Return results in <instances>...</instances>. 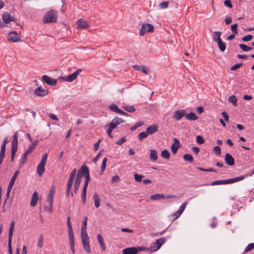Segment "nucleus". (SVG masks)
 <instances>
[{
    "label": "nucleus",
    "instance_id": "nucleus-1",
    "mask_svg": "<svg viewBox=\"0 0 254 254\" xmlns=\"http://www.w3.org/2000/svg\"><path fill=\"white\" fill-rule=\"evenodd\" d=\"M87 222V217L85 216L84 217V220L81 228V239L83 249L87 253H90L91 252V249L90 247V240L86 230Z\"/></svg>",
    "mask_w": 254,
    "mask_h": 254
},
{
    "label": "nucleus",
    "instance_id": "nucleus-2",
    "mask_svg": "<svg viewBox=\"0 0 254 254\" xmlns=\"http://www.w3.org/2000/svg\"><path fill=\"white\" fill-rule=\"evenodd\" d=\"M57 12L54 10H51L46 13L43 20L45 23H54L57 21Z\"/></svg>",
    "mask_w": 254,
    "mask_h": 254
},
{
    "label": "nucleus",
    "instance_id": "nucleus-3",
    "mask_svg": "<svg viewBox=\"0 0 254 254\" xmlns=\"http://www.w3.org/2000/svg\"><path fill=\"white\" fill-rule=\"evenodd\" d=\"M145 250H148V249L144 247H129L123 249L122 253L123 254H137Z\"/></svg>",
    "mask_w": 254,
    "mask_h": 254
},
{
    "label": "nucleus",
    "instance_id": "nucleus-4",
    "mask_svg": "<svg viewBox=\"0 0 254 254\" xmlns=\"http://www.w3.org/2000/svg\"><path fill=\"white\" fill-rule=\"evenodd\" d=\"M166 241V240L164 237L159 238L150 247L149 250L152 252L156 251L161 248L162 245L165 243Z\"/></svg>",
    "mask_w": 254,
    "mask_h": 254
},
{
    "label": "nucleus",
    "instance_id": "nucleus-5",
    "mask_svg": "<svg viewBox=\"0 0 254 254\" xmlns=\"http://www.w3.org/2000/svg\"><path fill=\"white\" fill-rule=\"evenodd\" d=\"M154 30L153 26L150 23L143 24L140 29L139 35L143 36L146 32H152Z\"/></svg>",
    "mask_w": 254,
    "mask_h": 254
},
{
    "label": "nucleus",
    "instance_id": "nucleus-6",
    "mask_svg": "<svg viewBox=\"0 0 254 254\" xmlns=\"http://www.w3.org/2000/svg\"><path fill=\"white\" fill-rule=\"evenodd\" d=\"M82 71L81 69H78L76 71L73 73L68 75L67 76H62L60 78L63 79L64 81L71 82L76 79L78 75Z\"/></svg>",
    "mask_w": 254,
    "mask_h": 254
},
{
    "label": "nucleus",
    "instance_id": "nucleus-7",
    "mask_svg": "<svg viewBox=\"0 0 254 254\" xmlns=\"http://www.w3.org/2000/svg\"><path fill=\"white\" fill-rule=\"evenodd\" d=\"M67 226L68 228V233L69 237V243H74V237L72 230L71 224L70 221V217L67 218Z\"/></svg>",
    "mask_w": 254,
    "mask_h": 254
},
{
    "label": "nucleus",
    "instance_id": "nucleus-8",
    "mask_svg": "<svg viewBox=\"0 0 254 254\" xmlns=\"http://www.w3.org/2000/svg\"><path fill=\"white\" fill-rule=\"evenodd\" d=\"M42 78L45 83L51 86H55L57 84L56 79H53L47 75H43Z\"/></svg>",
    "mask_w": 254,
    "mask_h": 254
},
{
    "label": "nucleus",
    "instance_id": "nucleus-9",
    "mask_svg": "<svg viewBox=\"0 0 254 254\" xmlns=\"http://www.w3.org/2000/svg\"><path fill=\"white\" fill-rule=\"evenodd\" d=\"M7 38L9 41L12 42H17L21 41L20 37L15 32H9L8 34Z\"/></svg>",
    "mask_w": 254,
    "mask_h": 254
},
{
    "label": "nucleus",
    "instance_id": "nucleus-10",
    "mask_svg": "<svg viewBox=\"0 0 254 254\" xmlns=\"http://www.w3.org/2000/svg\"><path fill=\"white\" fill-rule=\"evenodd\" d=\"M34 92L36 96L40 97H44L49 94V91L48 90L43 89L41 87L36 88Z\"/></svg>",
    "mask_w": 254,
    "mask_h": 254
},
{
    "label": "nucleus",
    "instance_id": "nucleus-11",
    "mask_svg": "<svg viewBox=\"0 0 254 254\" xmlns=\"http://www.w3.org/2000/svg\"><path fill=\"white\" fill-rule=\"evenodd\" d=\"M186 112L185 110H177L174 112L173 117L176 121L180 120L184 116H185Z\"/></svg>",
    "mask_w": 254,
    "mask_h": 254
},
{
    "label": "nucleus",
    "instance_id": "nucleus-12",
    "mask_svg": "<svg viewBox=\"0 0 254 254\" xmlns=\"http://www.w3.org/2000/svg\"><path fill=\"white\" fill-rule=\"evenodd\" d=\"M125 122V121L123 119L116 117L112 120V122L110 123L109 125L111 126H113V127L115 129L117 127L118 125H119L121 124L124 123Z\"/></svg>",
    "mask_w": 254,
    "mask_h": 254
},
{
    "label": "nucleus",
    "instance_id": "nucleus-13",
    "mask_svg": "<svg viewBox=\"0 0 254 254\" xmlns=\"http://www.w3.org/2000/svg\"><path fill=\"white\" fill-rule=\"evenodd\" d=\"M133 68L136 70H140L141 72L146 74H148L149 71V68L144 65L134 64Z\"/></svg>",
    "mask_w": 254,
    "mask_h": 254
},
{
    "label": "nucleus",
    "instance_id": "nucleus-14",
    "mask_svg": "<svg viewBox=\"0 0 254 254\" xmlns=\"http://www.w3.org/2000/svg\"><path fill=\"white\" fill-rule=\"evenodd\" d=\"M226 163L230 166H232L235 164V160L232 156L228 153H227L224 158Z\"/></svg>",
    "mask_w": 254,
    "mask_h": 254
},
{
    "label": "nucleus",
    "instance_id": "nucleus-15",
    "mask_svg": "<svg viewBox=\"0 0 254 254\" xmlns=\"http://www.w3.org/2000/svg\"><path fill=\"white\" fill-rule=\"evenodd\" d=\"M180 147V141L177 138H175L174 139V143L171 145V147L172 153L175 154Z\"/></svg>",
    "mask_w": 254,
    "mask_h": 254
},
{
    "label": "nucleus",
    "instance_id": "nucleus-16",
    "mask_svg": "<svg viewBox=\"0 0 254 254\" xmlns=\"http://www.w3.org/2000/svg\"><path fill=\"white\" fill-rule=\"evenodd\" d=\"M77 26L78 29H87L89 27V25L86 21L79 19L77 21Z\"/></svg>",
    "mask_w": 254,
    "mask_h": 254
},
{
    "label": "nucleus",
    "instance_id": "nucleus-17",
    "mask_svg": "<svg viewBox=\"0 0 254 254\" xmlns=\"http://www.w3.org/2000/svg\"><path fill=\"white\" fill-rule=\"evenodd\" d=\"M2 18L4 23L5 24L9 23L10 21L14 20V18L7 12H5L2 14Z\"/></svg>",
    "mask_w": 254,
    "mask_h": 254
},
{
    "label": "nucleus",
    "instance_id": "nucleus-18",
    "mask_svg": "<svg viewBox=\"0 0 254 254\" xmlns=\"http://www.w3.org/2000/svg\"><path fill=\"white\" fill-rule=\"evenodd\" d=\"M158 127L156 125H151L147 127L146 131L148 134H153L158 131Z\"/></svg>",
    "mask_w": 254,
    "mask_h": 254
},
{
    "label": "nucleus",
    "instance_id": "nucleus-19",
    "mask_svg": "<svg viewBox=\"0 0 254 254\" xmlns=\"http://www.w3.org/2000/svg\"><path fill=\"white\" fill-rule=\"evenodd\" d=\"M77 173L82 176L89 174V170L87 166L82 165L80 169L78 171Z\"/></svg>",
    "mask_w": 254,
    "mask_h": 254
},
{
    "label": "nucleus",
    "instance_id": "nucleus-20",
    "mask_svg": "<svg viewBox=\"0 0 254 254\" xmlns=\"http://www.w3.org/2000/svg\"><path fill=\"white\" fill-rule=\"evenodd\" d=\"M149 159L152 162H156L158 159L157 152L155 149L150 150Z\"/></svg>",
    "mask_w": 254,
    "mask_h": 254
},
{
    "label": "nucleus",
    "instance_id": "nucleus-21",
    "mask_svg": "<svg viewBox=\"0 0 254 254\" xmlns=\"http://www.w3.org/2000/svg\"><path fill=\"white\" fill-rule=\"evenodd\" d=\"M38 199V194L36 191H34L32 194L31 200L30 202V206L31 207H34L37 203Z\"/></svg>",
    "mask_w": 254,
    "mask_h": 254
},
{
    "label": "nucleus",
    "instance_id": "nucleus-22",
    "mask_svg": "<svg viewBox=\"0 0 254 254\" xmlns=\"http://www.w3.org/2000/svg\"><path fill=\"white\" fill-rule=\"evenodd\" d=\"M18 134L17 132H15L13 136V138L11 142V147L17 148L18 147Z\"/></svg>",
    "mask_w": 254,
    "mask_h": 254
},
{
    "label": "nucleus",
    "instance_id": "nucleus-23",
    "mask_svg": "<svg viewBox=\"0 0 254 254\" xmlns=\"http://www.w3.org/2000/svg\"><path fill=\"white\" fill-rule=\"evenodd\" d=\"M97 239L102 250L104 251L106 250V246L104 243L103 238L100 234L97 235Z\"/></svg>",
    "mask_w": 254,
    "mask_h": 254
},
{
    "label": "nucleus",
    "instance_id": "nucleus-24",
    "mask_svg": "<svg viewBox=\"0 0 254 254\" xmlns=\"http://www.w3.org/2000/svg\"><path fill=\"white\" fill-rule=\"evenodd\" d=\"M76 173V169H73V170L72 171V172H71V173L70 174L69 178V179H68V182L67 184V185H72L73 180L75 178Z\"/></svg>",
    "mask_w": 254,
    "mask_h": 254
},
{
    "label": "nucleus",
    "instance_id": "nucleus-25",
    "mask_svg": "<svg viewBox=\"0 0 254 254\" xmlns=\"http://www.w3.org/2000/svg\"><path fill=\"white\" fill-rule=\"evenodd\" d=\"M185 118L190 121H195L198 119V117L193 112L187 114H185Z\"/></svg>",
    "mask_w": 254,
    "mask_h": 254
},
{
    "label": "nucleus",
    "instance_id": "nucleus-26",
    "mask_svg": "<svg viewBox=\"0 0 254 254\" xmlns=\"http://www.w3.org/2000/svg\"><path fill=\"white\" fill-rule=\"evenodd\" d=\"M93 199L94 202L95 206L98 208L100 206V199L99 195L97 193H94L93 194Z\"/></svg>",
    "mask_w": 254,
    "mask_h": 254
},
{
    "label": "nucleus",
    "instance_id": "nucleus-27",
    "mask_svg": "<svg viewBox=\"0 0 254 254\" xmlns=\"http://www.w3.org/2000/svg\"><path fill=\"white\" fill-rule=\"evenodd\" d=\"M45 172V165L39 164L37 168V172L39 176H41Z\"/></svg>",
    "mask_w": 254,
    "mask_h": 254
},
{
    "label": "nucleus",
    "instance_id": "nucleus-28",
    "mask_svg": "<svg viewBox=\"0 0 254 254\" xmlns=\"http://www.w3.org/2000/svg\"><path fill=\"white\" fill-rule=\"evenodd\" d=\"M47 201L49 203V212L51 213L52 212V207L54 202V196L48 195Z\"/></svg>",
    "mask_w": 254,
    "mask_h": 254
},
{
    "label": "nucleus",
    "instance_id": "nucleus-29",
    "mask_svg": "<svg viewBox=\"0 0 254 254\" xmlns=\"http://www.w3.org/2000/svg\"><path fill=\"white\" fill-rule=\"evenodd\" d=\"M109 109L110 110H111V111L113 112H115V113H119V111H120L121 109H119L118 107L117 106V105H116L114 103H112L109 107Z\"/></svg>",
    "mask_w": 254,
    "mask_h": 254
},
{
    "label": "nucleus",
    "instance_id": "nucleus-30",
    "mask_svg": "<svg viewBox=\"0 0 254 254\" xmlns=\"http://www.w3.org/2000/svg\"><path fill=\"white\" fill-rule=\"evenodd\" d=\"M165 198V195H164L163 194H159V193L152 195L150 196V199L151 200L161 199H164Z\"/></svg>",
    "mask_w": 254,
    "mask_h": 254
},
{
    "label": "nucleus",
    "instance_id": "nucleus-31",
    "mask_svg": "<svg viewBox=\"0 0 254 254\" xmlns=\"http://www.w3.org/2000/svg\"><path fill=\"white\" fill-rule=\"evenodd\" d=\"M222 32L220 31H215L213 33V40L216 42L221 40L220 36Z\"/></svg>",
    "mask_w": 254,
    "mask_h": 254
},
{
    "label": "nucleus",
    "instance_id": "nucleus-32",
    "mask_svg": "<svg viewBox=\"0 0 254 254\" xmlns=\"http://www.w3.org/2000/svg\"><path fill=\"white\" fill-rule=\"evenodd\" d=\"M107 160H108L107 158L106 157L104 159V160L102 161V165H101V171L99 173V174L100 175H102L103 174L104 172L105 171Z\"/></svg>",
    "mask_w": 254,
    "mask_h": 254
},
{
    "label": "nucleus",
    "instance_id": "nucleus-33",
    "mask_svg": "<svg viewBox=\"0 0 254 254\" xmlns=\"http://www.w3.org/2000/svg\"><path fill=\"white\" fill-rule=\"evenodd\" d=\"M161 157L166 159H169L170 158V154L168 150L165 149L161 152Z\"/></svg>",
    "mask_w": 254,
    "mask_h": 254
},
{
    "label": "nucleus",
    "instance_id": "nucleus-34",
    "mask_svg": "<svg viewBox=\"0 0 254 254\" xmlns=\"http://www.w3.org/2000/svg\"><path fill=\"white\" fill-rule=\"evenodd\" d=\"M218 44L219 49L222 52L224 51L226 49V44L222 40L216 42Z\"/></svg>",
    "mask_w": 254,
    "mask_h": 254
},
{
    "label": "nucleus",
    "instance_id": "nucleus-35",
    "mask_svg": "<svg viewBox=\"0 0 254 254\" xmlns=\"http://www.w3.org/2000/svg\"><path fill=\"white\" fill-rule=\"evenodd\" d=\"M19 171L18 170L16 171L12 176L9 184H11V185H14L15 181L16 179L17 176L19 175Z\"/></svg>",
    "mask_w": 254,
    "mask_h": 254
},
{
    "label": "nucleus",
    "instance_id": "nucleus-36",
    "mask_svg": "<svg viewBox=\"0 0 254 254\" xmlns=\"http://www.w3.org/2000/svg\"><path fill=\"white\" fill-rule=\"evenodd\" d=\"M183 159L186 161H189L192 163L193 161V157L189 154H186L183 156Z\"/></svg>",
    "mask_w": 254,
    "mask_h": 254
},
{
    "label": "nucleus",
    "instance_id": "nucleus-37",
    "mask_svg": "<svg viewBox=\"0 0 254 254\" xmlns=\"http://www.w3.org/2000/svg\"><path fill=\"white\" fill-rule=\"evenodd\" d=\"M240 49H241L243 51L248 52L251 51L253 49V47H249L246 45L241 44L239 45Z\"/></svg>",
    "mask_w": 254,
    "mask_h": 254
},
{
    "label": "nucleus",
    "instance_id": "nucleus-38",
    "mask_svg": "<svg viewBox=\"0 0 254 254\" xmlns=\"http://www.w3.org/2000/svg\"><path fill=\"white\" fill-rule=\"evenodd\" d=\"M228 101L233 104L235 106H237V99L235 95H232L229 97Z\"/></svg>",
    "mask_w": 254,
    "mask_h": 254
},
{
    "label": "nucleus",
    "instance_id": "nucleus-39",
    "mask_svg": "<svg viewBox=\"0 0 254 254\" xmlns=\"http://www.w3.org/2000/svg\"><path fill=\"white\" fill-rule=\"evenodd\" d=\"M123 108L126 111L130 113H133L135 110L132 106H124Z\"/></svg>",
    "mask_w": 254,
    "mask_h": 254
},
{
    "label": "nucleus",
    "instance_id": "nucleus-40",
    "mask_svg": "<svg viewBox=\"0 0 254 254\" xmlns=\"http://www.w3.org/2000/svg\"><path fill=\"white\" fill-rule=\"evenodd\" d=\"M148 134L147 132H141L138 135V138L140 141H142L143 139L147 137Z\"/></svg>",
    "mask_w": 254,
    "mask_h": 254
},
{
    "label": "nucleus",
    "instance_id": "nucleus-41",
    "mask_svg": "<svg viewBox=\"0 0 254 254\" xmlns=\"http://www.w3.org/2000/svg\"><path fill=\"white\" fill-rule=\"evenodd\" d=\"M17 150V148L11 147V162H13L14 161V158L15 156Z\"/></svg>",
    "mask_w": 254,
    "mask_h": 254
},
{
    "label": "nucleus",
    "instance_id": "nucleus-42",
    "mask_svg": "<svg viewBox=\"0 0 254 254\" xmlns=\"http://www.w3.org/2000/svg\"><path fill=\"white\" fill-rule=\"evenodd\" d=\"M245 178V177L244 176H241L235 177L234 178H231L232 183H235V182H238L240 181H242V180H244Z\"/></svg>",
    "mask_w": 254,
    "mask_h": 254
},
{
    "label": "nucleus",
    "instance_id": "nucleus-43",
    "mask_svg": "<svg viewBox=\"0 0 254 254\" xmlns=\"http://www.w3.org/2000/svg\"><path fill=\"white\" fill-rule=\"evenodd\" d=\"M28 155L29 154L25 152L24 153V154H23V156L21 158V165L24 164L26 163V160H27V157Z\"/></svg>",
    "mask_w": 254,
    "mask_h": 254
},
{
    "label": "nucleus",
    "instance_id": "nucleus-44",
    "mask_svg": "<svg viewBox=\"0 0 254 254\" xmlns=\"http://www.w3.org/2000/svg\"><path fill=\"white\" fill-rule=\"evenodd\" d=\"M254 249V243L249 244L245 249L244 253H247Z\"/></svg>",
    "mask_w": 254,
    "mask_h": 254
},
{
    "label": "nucleus",
    "instance_id": "nucleus-45",
    "mask_svg": "<svg viewBox=\"0 0 254 254\" xmlns=\"http://www.w3.org/2000/svg\"><path fill=\"white\" fill-rule=\"evenodd\" d=\"M81 197L82 199V203L84 204L86 202V191L82 190L81 194Z\"/></svg>",
    "mask_w": 254,
    "mask_h": 254
},
{
    "label": "nucleus",
    "instance_id": "nucleus-46",
    "mask_svg": "<svg viewBox=\"0 0 254 254\" xmlns=\"http://www.w3.org/2000/svg\"><path fill=\"white\" fill-rule=\"evenodd\" d=\"M196 142L200 144H203L205 142L204 139L201 135H197L196 138Z\"/></svg>",
    "mask_w": 254,
    "mask_h": 254
},
{
    "label": "nucleus",
    "instance_id": "nucleus-47",
    "mask_svg": "<svg viewBox=\"0 0 254 254\" xmlns=\"http://www.w3.org/2000/svg\"><path fill=\"white\" fill-rule=\"evenodd\" d=\"M213 152L216 155L219 156L221 154V148L219 146H215L213 148Z\"/></svg>",
    "mask_w": 254,
    "mask_h": 254
},
{
    "label": "nucleus",
    "instance_id": "nucleus-48",
    "mask_svg": "<svg viewBox=\"0 0 254 254\" xmlns=\"http://www.w3.org/2000/svg\"><path fill=\"white\" fill-rule=\"evenodd\" d=\"M143 124V123H142L141 122H138L136 123L135 124H134L133 126H132L130 127V129L131 130H134L136 128H137V127L142 126Z\"/></svg>",
    "mask_w": 254,
    "mask_h": 254
},
{
    "label": "nucleus",
    "instance_id": "nucleus-49",
    "mask_svg": "<svg viewBox=\"0 0 254 254\" xmlns=\"http://www.w3.org/2000/svg\"><path fill=\"white\" fill-rule=\"evenodd\" d=\"M169 1H163L160 3L159 7L161 9H165L168 7Z\"/></svg>",
    "mask_w": 254,
    "mask_h": 254
},
{
    "label": "nucleus",
    "instance_id": "nucleus-50",
    "mask_svg": "<svg viewBox=\"0 0 254 254\" xmlns=\"http://www.w3.org/2000/svg\"><path fill=\"white\" fill-rule=\"evenodd\" d=\"M6 151V147L3 146H1L0 147V157H5V153Z\"/></svg>",
    "mask_w": 254,
    "mask_h": 254
},
{
    "label": "nucleus",
    "instance_id": "nucleus-51",
    "mask_svg": "<svg viewBox=\"0 0 254 254\" xmlns=\"http://www.w3.org/2000/svg\"><path fill=\"white\" fill-rule=\"evenodd\" d=\"M82 177V176L81 175L77 173L75 180L74 183L80 185Z\"/></svg>",
    "mask_w": 254,
    "mask_h": 254
},
{
    "label": "nucleus",
    "instance_id": "nucleus-52",
    "mask_svg": "<svg viewBox=\"0 0 254 254\" xmlns=\"http://www.w3.org/2000/svg\"><path fill=\"white\" fill-rule=\"evenodd\" d=\"M47 157H48V154H45V155H44L42 158V159L40 162L39 164H42V165H44L45 166L46 165V161H47Z\"/></svg>",
    "mask_w": 254,
    "mask_h": 254
},
{
    "label": "nucleus",
    "instance_id": "nucleus-53",
    "mask_svg": "<svg viewBox=\"0 0 254 254\" xmlns=\"http://www.w3.org/2000/svg\"><path fill=\"white\" fill-rule=\"evenodd\" d=\"M143 178V176L138 174L137 173L134 175V179L137 182H140L142 181V178Z\"/></svg>",
    "mask_w": 254,
    "mask_h": 254
},
{
    "label": "nucleus",
    "instance_id": "nucleus-54",
    "mask_svg": "<svg viewBox=\"0 0 254 254\" xmlns=\"http://www.w3.org/2000/svg\"><path fill=\"white\" fill-rule=\"evenodd\" d=\"M237 27L238 24L237 23L234 24L232 25H231V30L232 31L234 34H236L238 33Z\"/></svg>",
    "mask_w": 254,
    "mask_h": 254
},
{
    "label": "nucleus",
    "instance_id": "nucleus-55",
    "mask_svg": "<svg viewBox=\"0 0 254 254\" xmlns=\"http://www.w3.org/2000/svg\"><path fill=\"white\" fill-rule=\"evenodd\" d=\"M253 39V36L251 35H248L244 36L242 38V40L244 42H248L251 40Z\"/></svg>",
    "mask_w": 254,
    "mask_h": 254
},
{
    "label": "nucleus",
    "instance_id": "nucleus-56",
    "mask_svg": "<svg viewBox=\"0 0 254 254\" xmlns=\"http://www.w3.org/2000/svg\"><path fill=\"white\" fill-rule=\"evenodd\" d=\"M103 151V150H101L97 154V155L93 159V162L94 163H96L98 160L99 159V157H100V156L101 155L102 152Z\"/></svg>",
    "mask_w": 254,
    "mask_h": 254
},
{
    "label": "nucleus",
    "instance_id": "nucleus-57",
    "mask_svg": "<svg viewBox=\"0 0 254 254\" xmlns=\"http://www.w3.org/2000/svg\"><path fill=\"white\" fill-rule=\"evenodd\" d=\"M182 213L181 212V211L178 210L176 212L173 214V219H177L182 214Z\"/></svg>",
    "mask_w": 254,
    "mask_h": 254
},
{
    "label": "nucleus",
    "instance_id": "nucleus-58",
    "mask_svg": "<svg viewBox=\"0 0 254 254\" xmlns=\"http://www.w3.org/2000/svg\"><path fill=\"white\" fill-rule=\"evenodd\" d=\"M109 128L107 130V133L108 134V135L110 137H112V134H111V133H112V131H113V130L114 129L113 128V126H111L110 125H109Z\"/></svg>",
    "mask_w": 254,
    "mask_h": 254
},
{
    "label": "nucleus",
    "instance_id": "nucleus-59",
    "mask_svg": "<svg viewBox=\"0 0 254 254\" xmlns=\"http://www.w3.org/2000/svg\"><path fill=\"white\" fill-rule=\"evenodd\" d=\"M219 185H223V180H216L212 182L211 184V185L212 186Z\"/></svg>",
    "mask_w": 254,
    "mask_h": 254
},
{
    "label": "nucleus",
    "instance_id": "nucleus-60",
    "mask_svg": "<svg viewBox=\"0 0 254 254\" xmlns=\"http://www.w3.org/2000/svg\"><path fill=\"white\" fill-rule=\"evenodd\" d=\"M43 236L41 235L39 239L38 242V246L40 248H41L43 247Z\"/></svg>",
    "mask_w": 254,
    "mask_h": 254
},
{
    "label": "nucleus",
    "instance_id": "nucleus-61",
    "mask_svg": "<svg viewBox=\"0 0 254 254\" xmlns=\"http://www.w3.org/2000/svg\"><path fill=\"white\" fill-rule=\"evenodd\" d=\"M224 3L226 6L229 8H232L233 6L230 0H225Z\"/></svg>",
    "mask_w": 254,
    "mask_h": 254
},
{
    "label": "nucleus",
    "instance_id": "nucleus-62",
    "mask_svg": "<svg viewBox=\"0 0 254 254\" xmlns=\"http://www.w3.org/2000/svg\"><path fill=\"white\" fill-rule=\"evenodd\" d=\"M55 192V186H52L51 188V189H50V191L49 192L48 195L54 196Z\"/></svg>",
    "mask_w": 254,
    "mask_h": 254
},
{
    "label": "nucleus",
    "instance_id": "nucleus-63",
    "mask_svg": "<svg viewBox=\"0 0 254 254\" xmlns=\"http://www.w3.org/2000/svg\"><path fill=\"white\" fill-rule=\"evenodd\" d=\"M35 148L33 146L31 145L25 151V152H26L28 154H30L35 149Z\"/></svg>",
    "mask_w": 254,
    "mask_h": 254
},
{
    "label": "nucleus",
    "instance_id": "nucleus-64",
    "mask_svg": "<svg viewBox=\"0 0 254 254\" xmlns=\"http://www.w3.org/2000/svg\"><path fill=\"white\" fill-rule=\"evenodd\" d=\"M126 141L125 137H122L120 140L117 141L116 143L118 145H122Z\"/></svg>",
    "mask_w": 254,
    "mask_h": 254
}]
</instances>
